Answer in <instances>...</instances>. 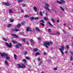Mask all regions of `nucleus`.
Instances as JSON below:
<instances>
[{
    "mask_svg": "<svg viewBox=\"0 0 73 73\" xmlns=\"http://www.w3.org/2000/svg\"><path fill=\"white\" fill-rule=\"evenodd\" d=\"M54 70H57V68L55 67L54 68Z\"/></svg>",
    "mask_w": 73,
    "mask_h": 73,
    "instance_id": "a18cd8bd",
    "label": "nucleus"
},
{
    "mask_svg": "<svg viewBox=\"0 0 73 73\" xmlns=\"http://www.w3.org/2000/svg\"><path fill=\"white\" fill-rule=\"evenodd\" d=\"M33 32L34 33H35V32H36V31H35V29H34L33 30Z\"/></svg>",
    "mask_w": 73,
    "mask_h": 73,
    "instance_id": "69168bd1",
    "label": "nucleus"
},
{
    "mask_svg": "<svg viewBox=\"0 0 73 73\" xmlns=\"http://www.w3.org/2000/svg\"><path fill=\"white\" fill-rule=\"evenodd\" d=\"M31 20H34V17H32L30 18Z\"/></svg>",
    "mask_w": 73,
    "mask_h": 73,
    "instance_id": "c756f323",
    "label": "nucleus"
},
{
    "mask_svg": "<svg viewBox=\"0 0 73 73\" xmlns=\"http://www.w3.org/2000/svg\"><path fill=\"white\" fill-rule=\"evenodd\" d=\"M22 25H24V24H25V22L24 21H23L21 23Z\"/></svg>",
    "mask_w": 73,
    "mask_h": 73,
    "instance_id": "09e8293b",
    "label": "nucleus"
},
{
    "mask_svg": "<svg viewBox=\"0 0 73 73\" xmlns=\"http://www.w3.org/2000/svg\"><path fill=\"white\" fill-rule=\"evenodd\" d=\"M23 0H18V2L19 3H22V2H23Z\"/></svg>",
    "mask_w": 73,
    "mask_h": 73,
    "instance_id": "f704fd0d",
    "label": "nucleus"
},
{
    "mask_svg": "<svg viewBox=\"0 0 73 73\" xmlns=\"http://www.w3.org/2000/svg\"><path fill=\"white\" fill-rule=\"evenodd\" d=\"M60 8L62 9V11H65V9H64L63 8H62V7H60Z\"/></svg>",
    "mask_w": 73,
    "mask_h": 73,
    "instance_id": "79ce46f5",
    "label": "nucleus"
},
{
    "mask_svg": "<svg viewBox=\"0 0 73 73\" xmlns=\"http://www.w3.org/2000/svg\"><path fill=\"white\" fill-rule=\"evenodd\" d=\"M36 31H37L38 32H40V29H39V28H38V27H36Z\"/></svg>",
    "mask_w": 73,
    "mask_h": 73,
    "instance_id": "f8f14e48",
    "label": "nucleus"
},
{
    "mask_svg": "<svg viewBox=\"0 0 73 73\" xmlns=\"http://www.w3.org/2000/svg\"><path fill=\"white\" fill-rule=\"evenodd\" d=\"M39 14H40V16H42V12H41V11H40Z\"/></svg>",
    "mask_w": 73,
    "mask_h": 73,
    "instance_id": "473e14b6",
    "label": "nucleus"
},
{
    "mask_svg": "<svg viewBox=\"0 0 73 73\" xmlns=\"http://www.w3.org/2000/svg\"><path fill=\"white\" fill-rule=\"evenodd\" d=\"M44 54L45 56H46V52H44Z\"/></svg>",
    "mask_w": 73,
    "mask_h": 73,
    "instance_id": "052dcab7",
    "label": "nucleus"
},
{
    "mask_svg": "<svg viewBox=\"0 0 73 73\" xmlns=\"http://www.w3.org/2000/svg\"><path fill=\"white\" fill-rule=\"evenodd\" d=\"M40 25H41L42 26H45V25L43 23H40Z\"/></svg>",
    "mask_w": 73,
    "mask_h": 73,
    "instance_id": "37998d69",
    "label": "nucleus"
},
{
    "mask_svg": "<svg viewBox=\"0 0 73 73\" xmlns=\"http://www.w3.org/2000/svg\"><path fill=\"white\" fill-rule=\"evenodd\" d=\"M44 8H45V9H46L48 11H50V9H49V8L48 7H47L45 6Z\"/></svg>",
    "mask_w": 73,
    "mask_h": 73,
    "instance_id": "ddd939ff",
    "label": "nucleus"
},
{
    "mask_svg": "<svg viewBox=\"0 0 73 73\" xmlns=\"http://www.w3.org/2000/svg\"><path fill=\"white\" fill-rule=\"evenodd\" d=\"M40 54V53H39V52H38L35 54V55L36 56H37L38 55H39Z\"/></svg>",
    "mask_w": 73,
    "mask_h": 73,
    "instance_id": "5701e85b",
    "label": "nucleus"
},
{
    "mask_svg": "<svg viewBox=\"0 0 73 73\" xmlns=\"http://www.w3.org/2000/svg\"><path fill=\"white\" fill-rule=\"evenodd\" d=\"M22 6H23V7H26V4H24L22 5Z\"/></svg>",
    "mask_w": 73,
    "mask_h": 73,
    "instance_id": "c03bdc74",
    "label": "nucleus"
},
{
    "mask_svg": "<svg viewBox=\"0 0 73 73\" xmlns=\"http://www.w3.org/2000/svg\"><path fill=\"white\" fill-rule=\"evenodd\" d=\"M22 66H21V68L24 69V68H25L26 67V66H25L23 64H22Z\"/></svg>",
    "mask_w": 73,
    "mask_h": 73,
    "instance_id": "6e6552de",
    "label": "nucleus"
},
{
    "mask_svg": "<svg viewBox=\"0 0 73 73\" xmlns=\"http://www.w3.org/2000/svg\"><path fill=\"white\" fill-rule=\"evenodd\" d=\"M21 26V24H19L17 26V28H20V27Z\"/></svg>",
    "mask_w": 73,
    "mask_h": 73,
    "instance_id": "2eb2a0df",
    "label": "nucleus"
},
{
    "mask_svg": "<svg viewBox=\"0 0 73 73\" xmlns=\"http://www.w3.org/2000/svg\"><path fill=\"white\" fill-rule=\"evenodd\" d=\"M70 60L71 61H72V60H73V57H72V56H70Z\"/></svg>",
    "mask_w": 73,
    "mask_h": 73,
    "instance_id": "58836bf2",
    "label": "nucleus"
},
{
    "mask_svg": "<svg viewBox=\"0 0 73 73\" xmlns=\"http://www.w3.org/2000/svg\"><path fill=\"white\" fill-rule=\"evenodd\" d=\"M11 31L13 32H15V29H13V28H12L11 29Z\"/></svg>",
    "mask_w": 73,
    "mask_h": 73,
    "instance_id": "cd10ccee",
    "label": "nucleus"
},
{
    "mask_svg": "<svg viewBox=\"0 0 73 73\" xmlns=\"http://www.w3.org/2000/svg\"><path fill=\"white\" fill-rule=\"evenodd\" d=\"M38 49L37 48H34L33 49V51H34V52H36L37 50H38Z\"/></svg>",
    "mask_w": 73,
    "mask_h": 73,
    "instance_id": "bb28decb",
    "label": "nucleus"
},
{
    "mask_svg": "<svg viewBox=\"0 0 73 73\" xmlns=\"http://www.w3.org/2000/svg\"><path fill=\"white\" fill-rule=\"evenodd\" d=\"M26 58L27 60H30V58L27 56L26 57Z\"/></svg>",
    "mask_w": 73,
    "mask_h": 73,
    "instance_id": "8fccbe9b",
    "label": "nucleus"
},
{
    "mask_svg": "<svg viewBox=\"0 0 73 73\" xmlns=\"http://www.w3.org/2000/svg\"><path fill=\"white\" fill-rule=\"evenodd\" d=\"M12 36H13L14 38H18V37H19V36H18L15 35L14 34H12Z\"/></svg>",
    "mask_w": 73,
    "mask_h": 73,
    "instance_id": "39448f33",
    "label": "nucleus"
},
{
    "mask_svg": "<svg viewBox=\"0 0 73 73\" xmlns=\"http://www.w3.org/2000/svg\"><path fill=\"white\" fill-rule=\"evenodd\" d=\"M22 41L23 42H25V38H23L22 39Z\"/></svg>",
    "mask_w": 73,
    "mask_h": 73,
    "instance_id": "c85d7f7f",
    "label": "nucleus"
},
{
    "mask_svg": "<svg viewBox=\"0 0 73 73\" xmlns=\"http://www.w3.org/2000/svg\"><path fill=\"white\" fill-rule=\"evenodd\" d=\"M66 48L67 49H69V47L68 45L66 46Z\"/></svg>",
    "mask_w": 73,
    "mask_h": 73,
    "instance_id": "a19ab883",
    "label": "nucleus"
},
{
    "mask_svg": "<svg viewBox=\"0 0 73 73\" xmlns=\"http://www.w3.org/2000/svg\"><path fill=\"white\" fill-rule=\"evenodd\" d=\"M12 27V25L11 24H9L7 25V27L8 28H10V27Z\"/></svg>",
    "mask_w": 73,
    "mask_h": 73,
    "instance_id": "aec40b11",
    "label": "nucleus"
},
{
    "mask_svg": "<svg viewBox=\"0 0 73 73\" xmlns=\"http://www.w3.org/2000/svg\"><path fill=\"white\" fill-rule=\"evenodd\" d=\"M15 31H16V32H18L19 31V30H18V29H15Z\"/></svg>",
    "mask_w": 73,
    "mask_h": 73,
    "instance_id": "864d4df0",
    "label": "nucleus"
},
{
    "mask_svg": "<svg viewBox=\"0 0 73 73\" xmlns=\"http://www.w3.org/2000/svg\"><path fill=\"white\" fill-rule=\"evenodd\" d=\"M10 21H11V23H13V21H14V20H13V19L11 18L10 19Z\"/></svg>",
    "mask_w": 73,
    "mask_h": 73,
    "instance_id": "f3484780",
    "label": "nucleus"
},
{
    "mask_svg": "<svg viewBox=\"0 0 73 73\" xmlns=\"http://www.w3.org/2000/svg\"><path fill=\"white\" fill-rule=\"evenodd\" d=\"M14 57L15 60L17 59V55L15 54H14Z\"/></svg>",
    "mask_w": 73,
    "mask_h": 73,
    "instance_id": "4be33fe9",
    "label": "nucleus"
},
{
    "mask_svg": "<svg viewBox=\"0 0 73 73\" xmlns=\"http://www.w3.org/2000/svg\"><path fill=\"white\" fill-rule=\"evenodd\" d=\"M48 24H49V25H51V26H52V27H53V26L52 25V24H51V23H50V22H48Z\"/></svg>",
    "mask_w": 73,
    "mask_h": 73,
    "instance_id": "7c9ffc66",
    "label": "nucleus"
},
{
    "mask_svg": "<svg viewBox=\"0 0 73 73\" xmlns=\"http://www.w3.org/2000/svg\"><path fill=\"white\" fill-rule=\"evenodd\" d=\"M34 19L35 20H38V19H39V18H38V17H35L34 18Z\"/></svg>",
    "mask_w": 73,
    "mask_h": 73,
    "instance_id": "e433bc0d",
    "label": "nucleus"
},
{
    "mask_svg": "<svg viewBox=\"0 0 73 73\" xmlns=\"http://www.w3.org/2000/svg\"><path fill=\"white\" fill-rule=\"evenodd\" d=\"M0 54L2 57H6V58L7 60H10V58H9V57L8 56V54L7 53L3 52V54L0 53Z\"/></svg>",
    "mask_w": 73,
    "mask_h": 73,
    "instance_id": "f257e3e1",
    "label": "nucleus"
},
{
    "mask_svg": "<svg viewBox=\"0 0 73 73\" xmlns=\"http://www.w3.org/2000/svg\"><path fill=\"white\" fill-rule=\"evenodd\" d=\"M68 29H69L70 30V29H71V28H70V27L68 26Z\"/></svg>",
    "mask_w": 73,
    "mask_h": 73,
    "instance_id": "680f3d73",
    "label": "nucleus"
},
{
    "mask_svg": "<svg viewBox=\"0 0 73 73\" xmlns=\"http://www.w3.org/2000/svg\"><path fill=\"white\" fill-rule=\"evenodd\" d=\"M71 54H72V56H73V52H72Z\"/></svg>",
    "mask_w": 73,
    "mask_h": 73,
    "instance_id": "774afa93",
    "label": "nucleus"
},
{
    "mask_svg": "<svg viewBox=\"0 0 73 73\" xmlns=\"http://www.w3.org/2000/svg\"><path fill=\"white\" fill-rule=\"evenodd\" d=\"M9 13H12V12H13V11H12V10H11V9H9Z\"/></svg>",
    "mask_w": 73,
    "mask_h": 73,
    "instance_id": "412c9836",
    "label": "nucleus"
},
{
    "mask_svg": "<svg viewBox=\"0 0 73 73\" xmlns=\"http://www.w3.org/2000/svg\"><path fill=\"white\" fill-rule=\"evenodd\" d=\"M64 26H66V24H64Z\"/></svg>",
    "mask_w": 73,
    "mask_h": 73,
    "instance_id": "338daca9",
    "label": "nucleus"
},
{
    "mask_svg": "<svg viewBox=\"0 0 73 73\" xmlns=\"http://www.w3.org/2000/svg\"><path fill=\"white\" fill-rule=\"evenodd\" d=\"M48 31L49 33H50L52 32V30H51V29H48Z\"/></svg>",
    "mask_w": 73,
    "mask_h": 73,
    "instance_id": "a878e982",
    "label": "nucleus"
},
{
    "mask_svg": "<svg viewBox=\"0 0 73 73\" xmlns=\"http://www.w3.org/2000/svg\"><path fill=\"white\" fill-rule=\"evenodd\" d=\"M60 50L61 52V53H62V54H64V52H63V51H62V50H61V49H60Z\"/></svg>",
    "mask_w": 73,
    "mask_h": 73,
    "instance_id": "ea45409f",
    "label": "nucleus"
},
{
    "mask_svg": "<svg viewBox=\"0 0 73 73\" xmlns=\"http://www.w3.org/2000/svg\"><path fill=\"white\" fill-rule=\"evenodd\" d=\"M51 20L53 23H55V21L53 20V19H51Z\"/></svg>",
    "mask_w": 73,
    "mask_h": 73,
    "instance_id": "de8ad7c7",
    "label": "nucleus"
},
{
    "mask_svg": "<svg viewBox=\"0 0 73 73\" xmlns=\"http://www.w3.org/2000/svg\"><path fill=\"white\" fill-rule=\"evenodd\" d=\"M56 34L58 35H60V33H59V32H56Z\"/></svg>",
    "mask_w": 73,
    "mask_h": 73,
    "instance_id": "603ef678",
    "label": "nucleus"
},
{
    "mask_svg": "<svg viewBox=\"0 0 73 73\" xmlns=\"http://www.w3.org/2000/svg\"><path fill=\"white\" fill-rule=\"evenodd\" d=\"M17 65L18 66V68H21V66L20 64H17Z\"/></svg>",
    "mask_w": 73,
    "mask_h": 73,
    "instance_id": "9b49d317",
    "label": "nucleus"
},
{
    "mask_svg": "<svg viewBox=\"0 0 73 73\" xmlns=\"http://www.w3.org/2000/svg\"><path fill=\"white\" fill-rule=\"evenodd\" d=\"M3 40L5 41H7V40L5 38H3Z\"/></svg>",
    "mask_w": 73,
    "mask_h": 73,
    "instance_id": "72a5a7b5",
    "label": "nucleus"
},
{
    "mask_svg": "<svg viewBox=\"0 0 73 73\" xmlns=\"http://www.w3.org/2000/svg\"><path fill=\"white\" fill-rule=\"evenodd\" d=\"M24 17L25 18H27V17H29V16H28L27 15H25Z\"/></svg>",
    "mask_w": 73,
    "mask_h": 73,
    "instance_id": "a211bd4d",
    "label": "nucleus"
},
{
    "mask_svg": "<svg viewBox=\"0 0 73 73\" xmlns=\"http://www.w3.org/2000/svg\"><path fill=\"white\" fill-rule=\"evenodd\" d=\"M62 31H63V32H64V33H65V31L63 29H62Z\"/></svg>",
    "mask_w": 73,
    "mask_h": 73,
    "instance_id": "0e129e2a",
    "label": "nucleus"
},
{
    "mask_svg": "<svg viewBox=\"0 0 73 73\" xmlns=\"http://www.w3.org/2000/svg\"><path fill=\"white\" fill-rule=\"evenodd\" d=\"M45 4L46 6H47V7H49V5H48V3H45Z\"/></svg>",
    "mask_w": 73,
    "mask_h": 73,
    "instance_id": "c9c22d12",
    "label": "nucleus"
},
{
    "mask_svg": "<svg viewBox=\"0 0 73 73\" xmlns=\"http://www.w3.org/2000/svg\"><path fill=\"white\" fill-rule=\"evenodd\" d=\"M64 46H61V48H60L59 50H60V49H61L62 50H64Z\"/></svg>",
    "mask_w": 73,
    "mask_h": 73,
    "instance_id": "423d86ee",
    "label": "nucleus"
},
{
    "mask_svg": "<svg viewBox=\"0 0 73 73\" xmlns=\"http://www.w3.org/2000/svg\"><path fill=\"white\" fill-rule=\"evenodd\" d=\"M30 42L32 44H34V41L33 40V39H31L30 40Z\"/></svg>",
    "mask_w": 73,
    "mask_h": 73,
    "instance_id": "9d476101",
    "label": "nucleus"
},
{
    "mask_svg": "<svg viewBox=\"0 0 73 73\" xmlns=\"http://www.w3.org/2000/svg\"><path fill=\"white\" fill-rule=\"evenodd\" d=\"M27 32H29V27H28L26 28Z\"/></svg>",
    "mask_w": 73,
    "mask_h": 73,
    "instance_id": "4468645a",
    "label": "nucleus"
},
{
    "mask_svg": "<svg viewBox=\"0 0 73 73\" xmlns=\"http://www.w3.org/2000/svg\"><path fill=\"white\" fill-rule=\"evenodd\" d=\"M23 60L25 62V63H27V61L26 60H25V59H24Z\"/></svg>",
    "mask_w": 73,
    "mask_h": 73,
    "instance_id": "49530a36",
    "label": "nucleus"
},
{
    "mask_svg": "<svg viewBox=\"0 0 73 73\" xmlns=\"http://www.w3.org/2000/svg\"><path fill=\"white\" fill-rule=\"evenodd\" d=\"M5 64L7 65H9V64H8V62H7V61L5 60Z\"/></svg>",
    "mask_w": 73,
    "mask_h": 73,
    "instance_id": "6ab92c4d",
    "label": "nucleus"
},
{
    "mask_svg": "<svg viewBox=\"0 0 73 73\" xmlns=\"http://www.w3.org/2000/svg\"><path fill=\"white\" fill-rule=\"evenodd\" d=\"M18 45H19V46H22V45H21V44L20 43H18Z\"/></svg>",
    "mask_w": 73,
    "mask_h": 73,
    "instance_id": "4d7b16f0",
    "label": "nucleus"
},
{
    "mask_svg": "<svg viewBox=\"0 0 73 73\" xmlns=\"http://www.w3.org/2000/svg\"><path fill=\"white\" fill-rule=\"evenodd\" d=\"M44 20H45L46 21V20H48V18H46V17H44Z\"/></svg>",
    "mask_w": 73,
    "mask_h": 73,
    "instance_id": "b1692460",
    "label": "nucleus"
},
{
    "mask_svg": "<svg viewBox=\"0 0 73 73\" xmlns=\"http://www.w3.org/2000/svg\"><path fill=\"white\" fill-rule=\"evenodd\" d=\"M12 42L14 44H16L17 43V42L16 40H13Z\"/></svg>",
    "mask_w": 73,
    "mask_h": 73,
    "instance_id": "dca6fc26",
    "label": "nucleus"
},
{
    "mask_svg": "<svg viewBox=\"0 0 73 73\" xmlns=\"http://www.w3.org/2000/svg\"><path fill=\"white\" fill-rule=\"evenodd\" d=\"M40 22H41L42 23H44L45 22H44V20L42 19L40 21Z\"/></svg>",
    "mask_w": 73,
    "mask_h": 73,
    "instance_id": "393cba45",
    "label": "nucleus"
},
{
    "mask_svg": "<svg viewBox=\"0 0 73 73\" xmlns=\"http://www.w3.org/2000/svg\"><path fill=\"white\" fill-rule=\"evenodd\" d=\"M6 44L7 45V46L9 48H11L12 47V43L11 42L10 43V44H9L7 42L6 43Z\"/></svg>",
    "mask_w": 73,
    "mask_h": 73,
    "instance_id": "20e7f679",
    "label": "nucleus"
},
{
    "mask_svg": "<svg viewBox=\"0 0 73 73\" xmlns=\"http://www.w3.org/2000/svg\"><path fill=\"white\" fill-rule=\"evenodd\" d=\"M4 4L6 6H9L10 5V4L8 3H4Z\"/></svg>",
    "mask_w": 73,
    "mask_h": 73,
    "instance_id": "0eeeda50",
    "label": "nucleus"
},
{
    "mask_svg": "<svg viewBox=\"0 0 73 73\" xmlns=\"http://www.w3.org/2000/svg\"><path fill=\"white\" fill-rule=\"evenodd\" d=\"M38 61H40V57H39L38 59Z\"/></svg>",
    "mask_w": 73,
    "mask_h": 73,
    "instance_id": "5fc2aeb1",
    "label": "nucleus"
},
{
    "mask_svg": "<svg viewBox=\"0 0 73 73\" xmlns=\"http://www.w3.org/2000/svg\"><path fill=\"white\" fill-rule=\"evenodd\" d=\"M38 39L39 40H41V39L40 38H38Z\"/></svg>",
    "mask_w": 73,
    "mask_h": 73,
    "instance_id": "e2e57ef3",
    "label": "nucleus"
},
{
    "mask_svg": "<svg viewBox=\"0 0 73 73\" xmlns=\"http://www.w3.org/2000/svg\"><path fill=\"white\" fill-rule=\"evenodd\" d=\"M56 21L57 23H60V21L58 19H57Z\"/></svg>",
    "mask_w": 73,
    "mask_h": 73,
    "instance_id": "13d9d810",
    "label": "nucleus"
},
{
    "mask_svg": "<svg viewBox=\"0 0 73 73\" xmlns=\"http://www.w3.org/2000/svg\"><path fill=\"white\" fill-rule=\"evenodd\" d=\"M15 47H16L17 48H19V45H16Z\"/></svg>",
    "mask_w": 73,
    "mask_h": 73,
    "instance_id": "3c124183",
    "label": "nucleus"
},
{
    "mask_svg": "<svg viewBox=\"0 0 73 73\" xmlns=\"http://www.w3.org/2000/svg\"><path fill=\"white\" fill-rule=\"evenodd\" d=\"M61 2L57 1V3H58V4H61L62 3H63V4H64L65 3V1L63 0H60Z\"/></svg>",
    "mask_w": 73,
    "mask_h": 73,
    "instance_id": "7ed1b4c3",
    "label": "nucleus"
},
{
    "mask_svg": "<svg viewBox=\"0 0 73 73\" xmlns=\"http://www.w3.org/2000/svg\"><path fill=\"white\" fill-rule=\"evenodd\" d=\"M56 35V34L55 33H52V35Z\"/></svg>",
    "mask_w": 73,
    "mask_h": 73,
    "instance_id": "bf43d9fd",
    "label": "nucleus"
},
{
    "mask_svg": "<svg viewBox=\"0 0 73 73\" xmlns=\"http://www.w3.org/2000/svg\"><path fill=\"white\" fill-rule=\"evenodd\" d=\"M42 62H41V61H40L39 63V64L38 65L39 66L41 65V64H42Z\"/></svg>",
    "mask_w": 73,
    "mask_h": 73,
    "instance_id": "4c0bfd02",
    "label": "nucleus"
},
{
    "mask_svg": "<svg viewBox=\"0 0 73 73\" xmlns=\"http://www.w3.org/2000/svg\"><path fill=\"white\" fill-rule=\"evenodd\" d=\"M21 13H24V10H22L21 11Z\"/></svg>",
    "mask_w": 73,
    "mask_h": 73,
    "instance_id": "6e6d98bb",
    "label": "nucleus"
},
{
    "mask_svg": "<svg viewBox=\"0 0 73 73\" xmlns=\"http://www.w3.org/2000/svg\"><path fill=\"white\" fill-rule=\"evenodd\" d=\"M34 10H35V12H37V7H36V6H34V7H33Z\"/></svg>",
    "mask_w": 73,
    "mask_h": 73,
    "instance_id": "1a4fd4ad",
    "label": "nucleus"
},
{
    "mask_svg": "<svg viewBox=\"0 0 73 73\" xmlns=\"http://www.w3.org/2000/svg\"><path fill=\"white\" fill-rule=\"evenodd\" d=\"M27 54H28V52L27 51H25L24 54L25 55V56H26V55H27Z\"/></svg>",
    "mask_w": 73,
    "mask_h": 73,
    "instance_id": "2f4dec72",
    "label": "nucleus"
},
{
    "mask_svg": "<svg viewBox=\"0 0 73 73\" xmlns=\"http://www.w3.org/2000/svg\"><path fill=\"white\" fill-rule=\"evenodd\" d=\"M50 42V43H49ZM51 44V45H52L53 44V42H52L51 41H50L49 42H44V45L45 47L46 48H48V47L47 46L48 45H49V44Z\"/></svg>",
    "mask_w": 73,
    "mask_h": 73,
    "instance_id": "f03ea898",
    "label": "nucleus"
}]
</instances>
